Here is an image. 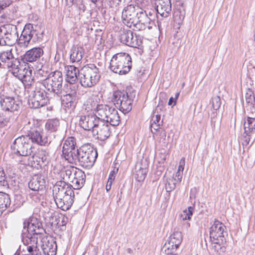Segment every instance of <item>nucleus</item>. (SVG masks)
<instances>
[{
  "instance_id": "nucleus-50",
  "label": "nucleus",
  "mask_w": 255,
  "mask_h": 255,
  "mask_svg": "<svg viewBox=\"0 0 255 255\" xmlns=\"http://www.w3.org/2000/svg\"><path fill=\"white\" fill-rule=\"evenodd\" d=\"M75 173L73 179L85 182L86 175L83 171L77 168L76 172H75Z\"/></svg>"
},
{
  "instance_id": "nucleus-23",
  "label": "nucleus",
  "mask_w": 255,
  "mask_h": 255,
  "mask_svg": "<svg viewBox=\"0 0 255 255\" xmlns=\"http://www.w3.org/2000/svg\"><path fill=\"white\" fill-rule=\"evenodd\" d=\"M66 69L67 71L66 81L69 83V85H67V86L69 87L70 89H75V86L74 85V84L79 80L81 69L79 70L74 66L70 65L67 66Z\"/></svg>"
},
{
  "instance_id": "nucleus-14",
  "label": "nucleus",
  "mask_w": 255,
  "mask_h": 255,
  "mask_svg": "<svg viewBox=\"0 0 255 255\" xmlns=\"http://www.w3.org/2000/svg\"><path fill=\"white\" fill-rule=\"evenodd\" d=\"M72 186L62 180L57 181L52 187V195L54 200L65 195L73 194Z\"/></svg>"
},
{
  "instance_id": "nucleus-16",
  "label": "nucleus",
  "mask_w": 255,
  "mask_h": 255,
  "mask_svg": "<svg viewBox=\"0 0 255 255\" xmlns=\"http://www.w3.org/2000/svg\"><path fill=\"white\" fill-rule=\"evenodd\" d=\"M47 156L46 155V152L43 150H39L36 153L34 154L31 157H28L26 160H20L19 162L22 165H30L32 166L39 165L42 166L47 162Z\"/></svg>"
},
{
  "instance_id": "nucleus-63",
  "label": "nucleus",
  "mask_w": 255,
  "mask_h": 255,
  "mask_svg": "<svg viewBox=\"0 0 255 255\" xmlns=\"http://www.w3.org/2000/svg\"><path fill=\"white\" fill-rule=\"evenodd\" d=\"M212 245H214V246H213V248H214L215 250L217 252L219 251V249H221L222 247H221V245H224V244H220L218 245L217 244L215 243L214 242H212Z\"/></svg>"
},
{
  "instance_id": "nucleus-19",
  "label": "nucleus",
  "mask_w": 255,
  "mask_h": 255,
  "mask_svg": "<svg viewBox=\"0 0 255 255\" xmlns=\"http://www.w3.org/2000/svg\"><path fill=\"white\" fill-rule=\"evenodd\" d=\"M75 194H78V193L77 192H75L74 191L73 194L68 193V195H65L62 196L63 197L55 199L54 201L57 207L63 211L69 210L73 204L75 198Z\"/></svg>"
},
{
  "instance_id": "nucleus-31",
  "label": "nucleus",
  "mask_w": 255,
  "mask_h": 255,
  "mask_svg": "<svg viewBox=\"0 0 255 255\" xmlns=\"http://www.w3.org/2000/svg\"><path fill=\"white\" fill-rule=\"evenodd\" d=\"M38 238H41V235L31 234L25 230L21 233V240L24 245H37Z\"/></svg>"
},
{
  "instance_id": "nucleus-57",
  "label": "nucleus",
  "mask_w": 255,
  "mask_h": 255,
  "mask_svg": "<svg viewBox=\"0 0 255 255\" xmlns=\"http://www.w3.org/2000/svg\"><path fill=\"white\" fill-rule=\"evenodd\" d=\"M4 30L2 29V27H0V45L3 46L5 45V42H4Z\"/></svg>"
},
{
  "instance_id": "nucleus-48",
  "label": "nucleus",
  "mask_w": 255,
  "mask_h": 255,
  "mask_svg": "<svg viewBox=\"0 0 255 255\" xmlns=\"http://www.w3.org/2000/svg\"><path fill=\"white\" fill-rule=\"evenodd\" d=\"M27 252L30 255H41V253L37 245H25Z\"/></svg>"
},
{
  "instance_id": "nucleus-24",
  "label": "nucleus",
  "mask_w": 255,
  "mask_h": 255,
  "mask_svg": "<svg viewBox=\"0 0 255 255\" xmlns=\"http://www.w3.org/2000/svg\"><path fill=\"white\" fill-rule=\"evenodd\" d=\"M182 242V235L180 232H174L169 237L165 244V247L167 251L176 250Z\"/></svg>"
},
{
  "instance_id": "nucleus-41",
  "label": "nucleus",
  "mask_w": 255,
  "mask_h": 255,
  "mask_svg": "<svg viewBox=\"0 0 255 255\" xmlns=\"http://www.w3.org/2000/svg\"><path fill=\"white\" fill-rule=\"evenodd\" d=\"M105 123H109L112 126H117L120 123V117L118 111L114 108L109 116L107 118Z\"/></svg>"
},
{
  "instance_id": "nucleus-4",
  "label": "nucleus",
  "mask_w": 255,
  "mask_h": 255,
  "mask_svg": "<svg viewBox=\"0 0 255 255\" xmlns=\"http://www.w3.org/2000/svg\"><path fill=\"white\" fill-rule=\"evenodd\" d=\"M42 87L40 81L35 83V90L32 91L28 100V105L31 108L39 109L47 105L49 94Z\"/></svg>"
},
{
  "instance_id": "nucleus-39",
  "label": "nucleus",
  "mask_w": 255,
  "mask_h": 255,
  "mask_svg": "<svg viewBox=\"0 0 255 255\" xmlns=\"http://www.w3.org/2000/svg\"><path fill=\"white\" fill-rule=\"evenodd\" d=\"M143 9L137 5L132 4L128 5L124 9L122 14L125 15L126 14L131 15V16L140 15Z\"/></svg>"
},
{
  "instance_id": "nucleus-30",
  "label": "nucleus",
  "mask_w": 255,
  "mask_h": 255,
  "mask_svg": "<svg viewBox=\"0 0 255 255\" xmlns=\"http://www.w3.org/2000/svg\"><path fill=\"white\" fill-rule=\"evenodd\" d=\"M66 94L63 95L62 98V105L68 109H74L75 106L76 92L75 90H71L69 93H68V92H66Z\"/></svg>"
},
{
  "instance_id": "nucleus-59",
  "label": "nucleus",
  "mask_w": 255,
  "mask_h": 255,
  "mask_svg": "<svg viewBox=\"0 0 255 255\" xmlns=\"http://www.w3.org/2000/svg\"><path fill=\"white\" fill-rule=\"evenodd\" d=\"M198 191V189L196 187L191 188L190 192V198L191 199H195Z\"/></svg>"
},
{
  "instance_id": "nucleus-11",
  "label": "nucleus",
  "mask_w": 255,
  "mask_h": 255,
  "mask_svg": "<svg viewBox=\"0 0 255 255\" xmlns=\"http://www.w3.org/2000/svg\"><path fill=\"white\" fill-rule=\"evenodd\" d=\"M24 128L27 130V135L25 136L29 138V142H31V143L32 142L40 145H46L50 143L49 138L39 128L34 127L29 129V126L27 125Z\"/></svg>"
},
{
  "instance_id": "nucleus-51",
  "label": "nucleus",
  "mask_w": 255,
  "mask_h": 255,
  "mask_svg": "<svg viewBox=\"0 0 255 255\" xmlns=\"http://www.w3.org/2000/svg\"><path fill=\"white\" fill-rule=\"evenodd\" d=\"M193 210L194 208L190 206L188 208V210L183 211L181 214V217H182L183 220H190L191 219V216H192Z\"/></svg>"
},
{
  "instance_id": "nucleus-56",
  "label": "nucleus",
  "mask_w": 255,
  "mask_h": 255,
  "mask_svg": "<svg viewBox=\"0 0 255 255\" xmlns=\"http://www.w3.org/2000/svg\"><path fill=\"white\" fill-rule=\"evenodd\" d=\"M175 179L178 183L180 182L182 178V172L177 170L176 174L171 177Z\"/></svg>"
},
{
  "instance_id": "nucleus-54",
  "label": "nucleus",
  "mask_w": 255,
  "mask_h": 255,
  "mask_svg": "<svg viewBox=\"0 0 255 255\" xmlns=\"http://www.w3.org/2000/svg\"><path fill=\"white\" fill-rule=\"evenodd\" d=\"M161 125L160 123L156 124L154 122H151L150 128L151 132L155 134L157 131L160 128V126Z\"/></svg>"
},
{
  "instance_id": "nucleus-43",
  "label": "nucleus",
  "mask_w": 255,
  "mask_h": 255,
  "mask_svg": "<svg viewBox=\"0 0 255 255\" xmlns=\"http://www.w3.org/2000/svg\"><path fill=\"white\" fill-rule=\"evenodd\" d=\"M59 126V121L58 119H50L46 123V128L51 131H55Z\"/></svg>"
},
{
  "instance_id": "nucleus-18",
  "label": "nucleus",
  "mask_w": 255,
  "mask_h": 255,
  "mask_svg": "<svg viewBox=\"0 0 255 255\" xmlns=\"http://www.w3.org/2000/svg\"><path fill=\"white\" fill-rule=\"evenodd\" d=\"M41 248L45 255H55L57 245L55 241L51 238L44 236L41 238Z\"/></svg>"
},
{
  "instance_id": "nucleus-8",
  "label": "nucleus",
  "mask_w": 255,
  "mask_h": 255,
  "mask_svg": "<svg viewBox=\"0 0 255 255\" xmlns=\"http://www.w3.org/2000/svg\"><path fill=\"white\" fill-rule=\"evenodd\" d=\"M14 153L24 157L22 160H26L27 156L32 152V144L29 138L21 135L16 138L11 145Z\"/></svg>"
},
{
  "instance_id": "nucleus-27",
  "label": "nucleus",
  "mask_w": 255,
  "mask_h": 255,
  "mask_svg": "<svg viewBox=\"0 0 255 255\" xmlns=\"http://www.w3.org/2000/svg\"><path fill=\"white\" fill-rule=\"evenodd\" d=\"M0 60L2 64V67L6 66L10 70L13 67L15 60H19L13 57L11 51L7 50L0 53Z\"/></svg>"
},
{
  "instance_id": "nucleus-52",
  "label": "nucleus",
  "mask_w": 255,
  "mask_h": 255,
  "mask_svg": "<svg viewBox=\"0 0 255 255\" xmlns=\"http://www.w3.org/2000/svg\"><path fill=\"white\" fill-rule=\"evenodd\" d=\"M0 187L8 188V184L3 170L0 171Z\"/></svg>"
},
{
  "instance_id": "nucleus-55",
  "label": "nucleus",
  "mask_w": 255,
  "mask_h": 255,
  "mask_svg": "<svg viewBox=\"0 0 255 255\" xmlns=\"http://www.w3.org/2000/svg\"><path fill=\"white\" fill-rule=\"evenodd\" d=\"M12 3L11 0H3L0 3V10L9 6Z\"/></svg>"
},
{
  "instance_id": "nucleus-12",
  "label": "nucleus",
  "mask_w": 255,
  "mask_h": 255,
  "mask_svg": "<svg viewBox=\"0 0 255 255\" xmlns=\"http://www.w3.org/2000/svg\"><path fill=\"white\" fill-rule=\"evenodd\" d=\"M31 234L41 235L45 231L40 219L32 217L23 222V230Z\"/></svg>"
},
{
  "instance_id": "nucleus-3",
  "label": "nucleus",
  "mask_w": 255,
  "mask_h": 255,
  "mask_svg": "<svg viewBox=\"0 0 255 255\" xmlns=\"http://www.w3.org/2000/svg\"><path fill=\"white\" fill-rule=\"evenodd\" d=\"M63 81L62 72L56 71L50 73L49 77L40 82L42 84V87H44L49 94L60 96L62 94Z\"/></svg>"
},
{
  "instance_id": "nucleus-33",
  "label": "nucleus",
  "mask_w": 255,
  "mask_h": 255,
  "mask_svg": "<svg viewBox=\"0 0 255 255\" xmlns=\"http://www.w3.org/2000/svg\"><path fill=\"white\" fill-rule=\"evenodd\" d=\"M85 52L84 49L81 46H73L71 50L70 61L72 63L79 62L83 58Z\"/></svg>"
},
{
  "instance_id": "nucleus-21",
  "label": "nucleus",
  "mask_w": 255,
  "mask_h": 255,
  "mask_svg": "<svg viewBox=\"0 0 255 255\" xmlns=\"http://www.w3.org/2000/svg\"><path fill=\"white\" fill-rule=\"evenodd\" d=\"M155 7L156 12L162 17H167L171 11L170 0H155Z\"/></svg>"
},
{
  "instance_id": "nucleus-32",
  "label": "nucleus",
  "mask_w": 255,
  "mask_h": 255,
  "mask_svg": "<svg viewBox=\"0 0 255 255\" xmlns=\"http://www.w3.org/2000/svg\"><path fill=\"white\" fill-rule=\"evenodd\" d=\"M245 101L247 110L252 113H254L255 111V95L254 90L250 88L247 89Z\"/></svg>"
},
{
  "instance_id": "nucleus-58",
  "label": "nucleus",
  "mask_w": 255,
  "mask_h": 255,
  "mask_svg": "<svg viewBox=\"0 0 255 255\" xmlns=\"http://www.w3.org/2000/svg\"><path fill=\"white\" fill-rule=\"evenodd\" d=\"M118 170V169H117V171L113 170L110 172V173L109 174V178L108 179V181H110V182H113L115 180Z\"/></svg>"
},
{
  "instance_id": "nucleus-15",
  "label": "nucleus",
  "mask_w": 255,
  "mask_h": 255,
  "mask_svg": "<svg viewBox=\"0 0 255 255\" xmlns=\"http://www.w3.org/2000/svg\"><path fill=\"white\" fill-rule=\"evenodd\" d=\"M99 121L96 114L82 115L79 119V125L84 130L93 132L96 126L98 125Z\"/></svg>"
},
{
  "instance_id": "nucleus-62",
  "label": "nucleus",
  "mask_w": 255,
  "mask_h": 255,
  "mask_svg": "<svg viewBox=\"0 0 255 255\" xmlns=\"http://www.w3.org/2000/svg\"><path fill=\"white\" fill-rule=\"evenodd\" d=\"M250 135L251 134H250L249 135H248L246 134V135L244 136V138H243V141H242V145L243 146H247L249 144V142L250 141Z\"/></svg>"
},
{
  "instance_id": "nucleus-46",
  "label": "nucleus",
  "mask_w": 255,
  "mask_h": 255,
  "mask_svg": "<svg viewBox=\"0 0 255 255\" xmlns=\"http://www.w3.org/2000/svg\"><path fill=\"white\" fill-rule=\"evenodd\" d=\"M49 75L50 73L48 71L47 68L44 66H42L41 68L38 69L36 72L37 77L39 78L41 81L42 80L49 77Z\"/></svg>"
},
{
  "instance_id": "nucleus-36",
  "label": "nucleus",
  "mask_w": 255,
  "mask_h": 255,
  "mask_svg": "<svg viewBox=\"0 0 255 255\" xmlns=\"http://www.w3.org/2000/svg\"><path fill=\"white\" fill-rule=\"evenodd\" d=\"M139 15L131 16V15L126 14L125 15H122L123 23L128 27L132 28L134 30L137 22L139 21Z\"/></svg>"
},
{
  "instance_id": "nucleus-38",
  "label": "nucleus",
  "mask_w": 255,
  "mask_h": 255,
  "mask_svg": "<svg viewBox=\"0 0 255 255\" xmlns=\"http://www.w3.org/2000/svg\"><path fill=\"white\" fill-rule=\"evenodd\" d=\"M76 139L72 136L68 137L64 141L63 145L62 154L66 152L71 151V150L76 149Z\"/></svg>"
},
{
  "instance_id": "nucleus-42",
  "label": "nucleus",
  "mask_w": 255,
  "mask_h": 255,
  "mask_svg": "<svg viewBox=\"0 0 255 255\" xmlns=\"http://www.w3.org/2000/svg\"><path fill=\"white\" fill-rule=\"evenodd\" d=\"M245 133L249 135L255 131V118L248 117L244 123Z\"/></svg>"
},
{
  "instance_id": "nucleus-2",
  "label": "nucleus",
  "mask_w": 255,
  "mask_h": 255,
  "mask_svg": "<svg viewBox=\"0 0 255 255\" xmlns=\"http://www.w3.org/2000/svg\"><path fill=\"white\" fill-rule=\"evenodd\" d=\"M131 63V57L128 53H117L113 56L111 60L110 69L115 73L124 75L130 71Z\"/></svg>"
},
{
  "instance_id": "nucleus-17",
  "label": "nucleus",
  "mask_w": 255,
  "mask_h": 255,
  "mask_svg": "<svg viewBox=\"0 0 255 255\" xmlns=\"http://www.w3.org/2000/svg\"><path fill=\"white\" fill-rule=\"evenodd\" d=\"M2 29L4 30L5 45L12 46L14 44L18 38L17 27L14 25L8 24L2 26Z\"/></svg>"
},
{
  "instance_id": "nucleus-47",
  "label": "nucleus",
  "mask_w": 255,
  "mask_h": 255,
  "mask_svg": "<svg viewBox=\"0 0 255 255\" xmlns=\"http://www.w3.org/2000/svg\"><path fill=\"white\" fill-rule=\"evenodd\" d=\"M213 109L215 111L218 110L221 105L220 97L218 96H213L210 102Z\"/></svg>"
},
{
  "instance_id": "nucleus-22",
  "label": "nucleus",
  "mask_w": 255,
  "mask_h": 255,
  "mask_svg": "<svg viewBox=\"0 0 255 255\" xmlns=\"http://www.w3.org/2000/svg\"><path fill=\"white\" fill-rule=\"evenodd\" d=\"M93 134L97 135V138L101 140L106 139L110 135V128L109 124L100 120L98 125L96 126L93 131Z\"/></svg>"
},
{
  "instance_id": "nucleus-28",
  "label": "nucleus",
  "mask_w": 255,
  "mask_h": 255,
  "mask_svg": "<svg viewBox=\"0 0 255 255\" xmlns=\"http://www.w3.org/2000/svg\"><path fill=\"white\" fill-rule=\"evenodd\" d=\"M31 24L27 23L25 24L21 35L18 38L19 43L21 44L23 46H27L30 43V40H32V34H31L32 31H31Z\"/></svg>"
},
{
  "instance_id": "nucleus-60",
  "label": "nucleus",
  "mask_w": 255,
  "mask_h": 255,
  "mask_svg": "<svg viewBox=\"0 0 255 255\" xmlns=\"http://www.w3.org/2000/svg\"><path fill=\"white\" fill-rule=\"evenodd\" d=\"M109 2V5L111 7L117 6L121 0H106Z\"/></svg>"
},
{
  "instance_id": "nucleus-9",
  "label": "nucleus",
  "mask_w": 255,
  "mask_h": 255,
  "mask_svg": "<svg viewBox=\"0 0 255 255\" xmlns=\"http://www.w3.org/2000/svg\"><path fill=\"white\" fill-rule=\"evenodd\" d=\"M227 235L226 227L220 221L215 220L210 228V238L212 242L220 244H225L226 243Z\"/></svg>"
},
{
  "instance_id": "nucleus-44",
  "label": "nucleus",
  "mask_w": 255,
  "mask_h": 255,
  "mask_svg": "<svg viewBox=\"0 0 255 255\" xmlns=\"http://www.w3.org/2000/svg\"><path fill=\"white\" fill-rule=\"evenodd\" d=\"M38 28L39 30L34 29V26L32 24L31 31L34 32L33 33L31 32L32 34V41L34 42L41 41L43 37L44 31L41 30L39 27Z\"/></svg>"
},
{
  "instance_id": "nucleus-40",
  "label": "nucleus",
  "mask_w": 255,
  "mask_h": 255,
  "mask_svg": "<svg viewBox=\"0 0 255 255\" xmlns=\"http://www.w3.org/2000/svg\"><path fill=\"white\" fill-rule=\"evenodd\" d=\"M10 204L9 195L5 193L0 192V214H1Z\"/></svg>"
},
{
  "instance_id": "nucleus-13",
  "label": "nucleus",
  "mask_w": 255,
  "mask_h": 255,
  "mask_svg": "<svg viewBox=\"0 0 255 255\" xmlns=\"http://www.w3.org/2000/svg\"><path fill=\"white\" fill-rule=\"evenodd\" d=\"M119 39L123 44L132 47L140 46L142 42L139 36L134 35L130 30L123 29L120 31Z\"/></svg>"
},
{
  "instance_id": "nucleus-35",
  "label": "nucleus",
  "mask_w": 255,
  "mask_h": 255,
  "mask_svg": "<svg viewBox=\"0 0 255 255\" xmlns=\"http://www.w3.org/2000/svg\"><path fill=\"white\" fill-rule=\"evenodd\" d=\"M145 162V161L144 166H142V163L140 165L137 164L136 165L134 177L138 182H141L144 180L148 172V168L146 166Z\"/></svg>"
},
{
  "instance_id": "nucleus-25",
  "label": "nucleus",
  "mask_w": 255,
  "mask_h": 255,
  "mask_svg": "<svg viewBox=\"0 0 255 255\" xmlns=\"http://www.w3.org/2000/svg\"><path fill=\"white\" fill-rule=\"evenodd\" d=\"M28 188L31 191L45 189V180L41 175L33 176L28 183Z\"/></svg>"
},
{
  "instance_id": "nucleus-64",
  "label": "nucleus",
  "mask_w": 255,
  "mask_h": 255,
  "mask_svg": "<svg viewBox=\"0 0 255 255\" xmlns=\"http://www.w3.org/2000/svg\"><path fill=\"white\" fill-rule=\"evenodd\" d=\"M113 182H110V181H107V185L106 186V189L107 191H109L111 189L112 185Z\"/></svg>"
},
{
  "instance_id": "nucleus-49",
  "label": "nucleus",
  "mask_w": 255,
  "mask_h": 255,
  "mask_svg": "<svg viewBox=\"0 0 255 255\" xmlns=\"http://www.w3.org/2000/svg\"><path fill=\"white\" fill-rule=\"evenodd\" d=\"M77 169V168L71 167L65 170L64 174L65 175V177L67 178L69 181L73 179L75 173V172H76Z\"/></svg>"
},
{
  "instance_id": "nucleus-26",
  "label": "nucleus",
  "mask_w": 255,
  "mask_h": 255,
  "mask_svg": "<svg viewBox=\"0 0 255 255\" xmlns=\"http://www.w3.org/2000/svg\"><path fill=\"white\" fill-rule=\"evenodd\" d=\"M114 108L106 104H98L95 110L96 114L100 120L105 122Z\"/></svg>"
},
{
  "instance_id": "nucleus-5",
  "label": "nucleus",
  "mask_w": 255,
  "mask_h": 255,
  "mask_svg": "<svg viewBox=\"0 0 255 255\" xmlns=\"http://www.w3.org/2000/svg\"><path fill=\"white\" fill-rule=\"evenodd\" d=\"M15 61L10 71L15 77L22 82L26 88H29L33 83V79L31 77L32 70L29 68L27 63L21 64L19 60Z\"/></svg>"
},
{
  "instance_id": "nucleus-34",
  "label": "nucleus",
  "mask_w": 255,
  "mask_h": 255,
  "mask_svg": "<svg viewBox=\"0 0 255 255\" xmlns=\"http://www.w3.org/2000/svg\"><path fill=\"white\" fill-rule=\"evenodd\" d=\"M79 152L80 148H76L71 150V151L67 152L63 154V155L65 160L68 161L69 163L78 165Z\"/></svg>"
},
{
  "instance_id": "nucleus-1",
  "label": "nucleus",
  "mask_w": 255,
  "mask_h": 255,
  "mask_svg": "<svg viewBox=\"0 0 255 255\" xmlns=\"http://www.w3.org/2000/svg\"><path fill=\"white\" fill-rule=\"evenodd\" d=\"M100 78L99 69L95 64H87L81 68L79 80L83 87L94 86L99 82Z\"/></svg>"
},
{
  "instance_id": "nucleus-53",
  "label": "nucleus",
  "mask_w": 255,
  "mask_h": 255,
  "mask_svg": "<svg viewBox=\"0 0 255 255\" xmlns=\"http://www.w3.org/2000/svg\"><path fill=\"white\" fill-rule=\"evenodd\" d=\"M70 182L72 183V189L74 190H77L81 189L84 185L85 182L84 181H80L75 179H72Z\"/></svg>"
},
{
  "instance_id": "nucleus-6",
  "label": "nucleus",
  "mask_w": 255,
  "mask_h": 255,
  "mask_svg": "<svg viewBox=\"0 0 255 255\" xmlns=\"http://www.w3.org/2000/svg\"><path fill=\"white\" fill-rule=\"evenodd\" d=\"M111 100L116 107L125 114L128 113L132 109L133 100L129 98L125 91H114Z\"/></svg>"
},
{
  "instance_id": "nucleus-37",
  "label": "nucleus",
  "mask_w": 255,
  "mask_h": 255,
  "mask_svg": "<svg viewBox=\"0 0 255 255\" xmlns=\"http://www.w3.org/2000/svg\"><path fill=\"white\" fill-rule=\"evenodd\" d=\"M32 191L29 194V196L32 201L35 203H43L44 202L46 195L45 189Z\"/></svg>"
},
{
  "instance_id": "nucleus-20",
  "label": "nucleus",
  "mask_w": 255,
  "mask_h": 255,
  "mask_svg": "<svg viewBox=\"0 0 255 255\" xmlns=\"http://www.w3.org/2000/svg\"><path fill=\"white\" fill-rule=\"evenodd\" d=\"M154 25V21L152 20V17H149L146 11L143 10L139 15V21L136 24L134 29L138 30L150 29Z\"/></svg>"
},
{
  "instance_id": "nucleus-45",
  "label": "nucleus",
  "mask_w": 255,
  "mask_h": 255,
  "mask_svg": "<svg viewBox=\"0 0 255 255\" xmlns=\"http://www.w3.org/2000/svg\"><path fill=\"white\" fill-rule=\"evenodd\" d=\"M177 183L178 182L173 178H167L165 184L166 191L167 192H170L173 190L175 188Z\"/></svg>"
},
{
  "instance_id": "nucleus-29",
  "label": "nucleus",
  "mask_w": 255,
  "mask_h": 255,
  "mask_svg": "<svg viewBox=\"0 0 255 255\" xmlns=\"http://www.w3.org/2000/svg\"><path fill=\"white\" fill-rule=\"evenodd\" d=\"M43 54V50L41 47H34L27 51L23 56V59L29 62H33L39 60Z\"/></svg>"
},
{
  "instance_id": "nucleus-7",
  "label": "nucleus",
  "mask_w": 255,
  "mask_h": 255,
  "mask_svg": "<svg viewBox=\"0 0 255 255\" xmlns=\"http://www.w3.org/2000/svg\"><path fill=\"white\" fill-rule=\"evenodd\" d=\"M98 156L97 150L89 144H85L80 147L78 164L84 168L92 167Z\"/></svg>"
},
{
  "instance_id": "nucleus-10",
  "label": "nucleus",
  "mask_w": 255,
  "mask_h": 255,
  "mask_svg": "<svg viewBox=\"0 0 255 255\" xmlns=\"http://www.w3.org/2000/svg\"><path fill=\"white\" fill-rule=\"evenodd\" d=\"M0 106L1 110L5 114H9L15 111H18L21 104L15 97L3 92L0 94Z\"/></svg>"
},
{
  "instance_id": "nucleus-61",
  "label": "nucleus",
  "mask_w": 255,
  "mask_h": 255,
  "mask_svg": "<svg viewBox=\"0 0 255 255\" xmlns=\"http://www.w3.org/2000/svg\"><path fill=\"white\" fill-rule=\"evenodd\" d=\"M161 116L159 114H156L155 115H153L151 120V122H154L156 124H158L160 123L161 124L162 123V121H160Z\"/></svg>"
}]
</instances>
